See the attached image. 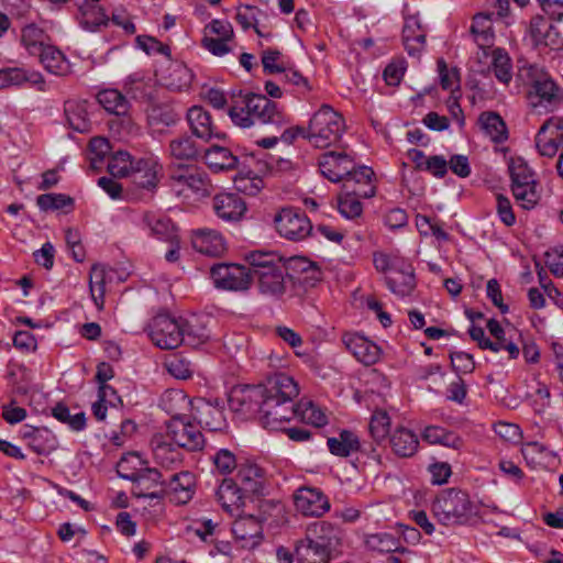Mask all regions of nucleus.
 I'll return each mask as SVG.
<instances>
[{"mask_svg":"<svg viewBox=\"0 0 563 563\" xmlns=\"http://www.w3.org/2000/svg\"><path fill=\"white\" fill-rule=\"evenodd\" d=\"M298 395L292 377L278 373L264 384L234 388L229 402L234 411L258 413L262 426L275 430L294 417V400Z\"/></svg>","mask_w":563,"mask_h":563,"instance_id":"nucleus-1","label":"nucleus"},{"mask_svg":"<svg viewBox=\"0 0 563 563\" xmlns=\"http://www.w3.org/2000/svg\"><path fill=\"white\" fill-rule=\"evenodd\" d=\"M246 261L251 266L252 283L256 280L262 295L278 299L287 292V267L282 256L273 252L254 251L246 256Z\"/></svg>","mask_w":563,"mask_h":563,"instance_id":"nucleus-2","label":"nucleus"},{"mask_svg":"<svg viewBox=\"0 0 563 563\" xmlns=\"http://www.w3.org/2000/svg\"><path fill=\"white\" fill-rule=\"evenodd\" d=\"M518 78L530 88L528 99L532 108L551 112L563 104V90L542 67L523 66L518 71Z\"/></svg>","mask_w":563,"mask_h":563,"instance_id":"nucleus-3","label":"nucleus"},{"mask_svg":"<svg viewBox=\"0 0 563 563\" xmlns=\"http://www.w3.org/2000/svg\"><path fill=\"white\" fill-rule=\"evenodd\" d=\"M229 115L241 128L258 123L279 129L286 123L285 115L277 109V104L266 96L256 93L244 96L241 106H233L229 110Z\"/></svg>","mask_w":563,"mask_h":563,"instance_id":"nucleus-4","label":"nucleus"},{"mask_svg":"<svg viewBox=\"0 0 563 563\" xmlns=\"http://www.w3.org/2000/svg\"><path fill=\"white\" fill-rule=\"evenodd\" d=\"M297 132L314 147L327 148L339 143L345 132V122L332 107L322 104L311 117L308 129L297 128Z\"/></svg>","mask_w":563,"mask_h":563,"instance_id":"nucleus-5","label":"nucleus"},{"mask_svg":"<svg viewBox=\"0 0 563 563\" xmlns=\"http://www.w3.org/2000/svg\"><path fill=\"white\" fill-rule=\"evenodd\" d=\"M432 514L443 526L465 525L475 515V506L466 492L457 488L442 490L432 503Z\"/></svg>","mask_w":563,"mask_h":563,"instance_id":"nucleus-6","label":"nucleus"},{"mask_svg":"<svg viewBox=\"0 0 563 563\" xmlns=\"http://www.w3.org/2000/svg\"><path fill=\"white\" fill-rule=\"evenodd\" d=\"M169 183L178 195L188 196L191 192L207 197L212 190L208 175L195 164L173 163L169 167Z\"/></svg>","mask_w":563,"mask_h":563,"instance_id":"nucleus-7","label":"nucleus"},{"mask_svg":"<svg viewBox=\"0 0 563 563\" xmlns=\"http://www.w3.org/2000/svg\"><path fill=\"white\" fill-rule=\"evenodd\" d=\"M509 173L515 199L523 209H532L540 199L532 170L518 159L509 164Z\"/></svg>","mask_w":563,"mask_h":563,"instance_id":"nucleus-8","label":"nucleus"},{"mask_svg":"<svg viewBox=\"0 0 563 563\" xmlns=\"http://www.w3.org/2000/svg\"><path fill=\"white\" fill-rule=\"evenodd\" d=\"M210 278L218 289L244 291L252 285L251 266L235 263H217L210 267Z\"/></svg>","mask_w":563,"mask_h":563,"instance_id":"nucleus-9","label":"nucleus"},{"mask_svg":"<svg viewBox=\"0 0 563 563\" xmlns=\"http://www.w3.org/2000/svg\"><path fill=\"white\" fill-rule=\"evenodd\" d=\"M150 338L159 349L173 350L184 342L181 332V318H172L169 314L155 316L148 324Z\"/></svg>","mask_w":563,"mask_h":563,"instance_id":"nucleus-10","label":"nucleus"},{"mask_svg":"<svg viewBox=\"0 0 563 563\" xmlns=\"http://www.w3.org/2000/svg\"><path fill=\"white\" fill-rule=\"evenodd\" d=\"M275 224L278 233L290 241H300L312 231L308 217L302 211L292 208L282 209L275 217Z\"/></svg>","mask_w":563,"mask_h":563,"instance_id":"nucleus-11","label":"nucleus"},{"mask_svg":"<svg viewBox=\"0 0 563 563\" xmlns=\"http://www.w3.org/2000/svg\"><path fill=\"white\" fill-rule=\"evenodd\" d=\"M191 416L196 422L209 431H222L227 427L223 406L218 399L195 398L190 401Z\"/></svg>","mask_w":563,"mask_h":563,"instance_id":"nucleus-12","label":"nucleus"},{"mask_svg":"<svg viewBox=\"0 0 563 563\" xmlns=\"http://www.w3.org/2000/svg\"><path fill=\"white\" fill-rule=\"evenodd\" d=\"M167 434L179 448L188 451H199L205 445V438L198 427L181 416H174L170 419L167 423Z\"/></svg>","mask_w":563,"mask_h":563,"instance_id":"nucleus-13","label":"nucleus"},{"mask_svg":"<svg viewBox=\"0 0 563 563\" xmlns=\"http://www.w3.org/2000/svg\"><path fill=\"white\" fill-rule=\"evenodd\" d=\"M124 479L132 482V495L136 498L162 499V488L165 482H162V474L157 468L142 467L137 473L123 475Z\"/></svg>","mask_w":563,"mask_h":563,"instance_id":"nucleus-14","label":"nucleus"},{"mask_svg":"<svg viewBox=\"0 0 563 563\" xmlns=\"http://www.w3.org/2000/svg\"><path fill=\"white\" fill-rule=\"evenodd\" d=\"M305 539L332 556L341 545L342 531L330 522L317 521L307 528Z\"/></svg>","mask_w":563,"mask_h":563,"instance_id":"nucleus-15","label":"nucleus"},{"mask_svg":"<svg viewBox=\"0 0 563 563\" xmlns=\"http://www.w3.org/2000/svg\"><path fill=\"white\" fill-rule=\"evenodd\" d=\"M287 267V279L290 285H300L303 288L314 287L320 280L319 268L310 261L301 256L285 260Z\"/></svg>","mask_w":563,"mask_h":563,"instance_id":"nucleus-16","label":"nucleus"},{"mask_svg":"<svg viewBox=\"0 0 563 563\" xmlns=\"http://www.w3.org/2000/svg\"><path fill=\"white\" fill-rule=\"evenodd\" d=\"M342 343L346 350L365 366L374 365L379 361L380 347L360 333H344L342 335Z\"/></svg>","mask_w":563,"mask_h":563,"instance_id":"nucleus-17","label":"nucleus"},{"mask_svg":"<svg viewBox=\"0 0 563 563\" xmlns=\"http://www.w3.org/2000/svg\"><path fill=\"white\" fill-rule=\"evenodd\" d=\"M354 167L353 158L345 152H325L319 157L321 174L332 183L342 181Z\"/></svg>","mask_w":563,"mask_h":563,"instance_id":"nucleus-18","label":"nucleus"},{"mask_svg":"<svg viewBox=\"0 0 563 563\" xmlns=\"http://www.w3.org/2000/svg\"><path fill=\"white\" fill-rule=\"evenodd\" d=\"M297 511L303 516L320 517L330 509V504L321 490L311 487H300L294 495Z\"/></svg>","mask_w":563,"mask_h":563,"instance_id":"nucleus-19","label":"nucleus"},{"mask_svg":"<svg viewBox=\"0 0 563 563\" xmlns=\"http://www.w3.org/2000/svg\"><path fill=\"white\" fill-rule=\"evenodd\" d=\"M161 172L157 158L144 157L134 161L128 177L136 187L153 190L158 185Z\"/></svg>","mask_w":563,"mask_h":563,"instance_id":"nucleus-20","label":"nucleus"},{"mask_svg":"<svg viewBox=\"0 0 563 563\" xmlns=\"http://www.w3.org/2000/svg\"><path fill=\"white\" fill-rule=\"evenodd\" d=\"M374 172L367 166L352 168L351 173L345 175L342 189L345 192L354 194L356 197L372 198L376 194V187L373 184Z\"/></svg>","mask_w":563,"mask_h":563,"instance_id":"nucleus-21","label":"nucleus"},{"mask_svg":"<svg viewBox=\"0 0 563 563\" xmlns=\"http://www.w3.org/2000/svg\"><path fill=\"white\" fill-rule=\"evenodd\" d=\"M386 284L391 292L405 297L411 294L416 287L413 268L405 260L396 261L389 275H386Z\"/></svg>","mask_w":563,"mask_h":563,"instance_id":"nucleus-22","label":"nucleus"},{"mask_svg":"<svg viewBox=\"0 0 563 563\" xmlns=\"http://www.w3.org/2000/svg\"><path fill=\"white\" fill-rule=\"evenodd\" d=\"M191 133L205 142H209L213 137H221V133L212 121L210 113L200 106H194L188 109L186 115Z\"/></svg>","mask_w":563,"mask_h":563,"instance_id":"nucleus-23","label":"nucleus"},{"mask_svg":"<svg viewBox=\"0 0 563 563\" xmlns=\"http://www.w3.org/2000/svg\"><path fill=\"white\" fill-rule=\"evenodd\" d=\"M195 476L190 472H179L172 475L168 483L162 488L163 497L169 496L177 505L188 503L194 494Z\"/></svg>","mask_w":563,"mask_h":563,"instance_id":"nucleus-24","label":"nucleus"},{"mask_svg":"<svg viewBox=\"0 0 563 563\" xmlns=\"http://www.w3.org/2000/svg\"><path fill=\"white\" fill-rule=\"evenodd\" d=\"M529 34L534 46H545L556 49L562 45L558 29L541 15H536L531 19Z\"/></svg>","mask_w":563,"mask_h":563,"instance_id":"nucleus-25","label":"nucleus"},{"mask_svg":"<svg viewBox=\"0 0 563 563\" xmlns=\"http://www.w3.org/2000/svg\"><path fill=\"white\" fill-rule=\"evenodd\" d=\"M563 128L562 117H551L539 129L536 135V147L541 156L552 158L559 151L558 136L554 135L552 129L555 131Z\"/></svg>","mask_w":563,"mask_h":563,"instance_id":"nucleus-26","label":"nucleus"},{"mask_svg":"<svg viewBox=\"0 0 563 563\" xmlns=\"http://www.w3.org/2000/svg\"><path fill=\"white\" fill-rule=\"evenodd\" d=\"M213 209L224 221H239L246 211V203L239 194L223 192L213 198Z\"/></svg>","mask_w":563,"mask_h":563,"instance_id":"nucleus-27","label":"nucleus"},{"mask_svg":"<svg viewBox=\"0 0 563 563\" xmlns=\"http://www.w3.org/2000/svg\"><path fill=\"white\" fill-rule=\"evenodd\" d=\"M202 152L199 143L188 134L178 135L168 144V153L173 163L192 164L201 157Z\"/></svg>","mask_w":563,"mask_h":563,"instance_id":"nucleus-28","label":"nucleus"},{"mask_svg":"<svg viewBox=\"0 0 563 563\" xmlns=\"http://www.w3.org/2000/svg\"><path fill=\"white\" fill-rule=\"evenodd\" d=\"M232 532L236 540L242 542L243 548L253 549L263 539V527L254 516L239 518L233 522Z\"/></svg>","mask_w":563,"mask_h":563,"instance_id":"nucleus-29","label":"nucleus"},{"mask_svg":"<svg viewBox=\"0 0 563 563\" xmlns=\"http://www.w3.org/2000/svg\"><path fill=\"white\" fill-rule=\"evenodd\" d=\"M402 42L409 55H418L426 44V31L417 15L406 18L402 27Z\"/></svg>","mask_w":563,"mask_h":563,"instance_id":"nucleus-30","label":"nucleus"},{"mask_svg":"<svg viewBox=\"0 0 563 563\" xmlns=\"http://www.w3.org/2000/svg\"><path fill=\"white\" fill-rule=\"evenodd\" d=\"M196 251L208 256H220L225 251V243L220 233L210 229L198 230L192 238Z\"/></svg>","mask_w":563,"mask_h":563,"instance_id":"nucleus-31","label":"nucleus"},{"mask_svg":"<svg viewBox=\"0 0 563 563\" xmlns=\"http://www.w3.org/2000/svg\"><path fill=\"white\" fill-rule=\"evenodd\" d=\"M143 222L151 234L158 240L166 241L169 244L176 243L178 238L176 227L169 218L153 212H146L143 216Z\"/></svg>","mask_w":563,"mask_h":563,"instance_id":"nucleus-32","label":"nucleus"},{"mask_svg":"<svg viewBox=\"0 0 563 563\" xmlns=\"http://www.w3.org/2000/svg\"><path fill=\"white\" fill-rule=\"evenodd\" d=\"M146 113L150 126L159 132L180 120L179 112L168 103H153L147 108Z\"/></svg>","mask_w":563,"mask_h":563,"instance_id":"nucleus-33","label":"nucleus"},{"mask_svg":"<svg viewBox=\"0 0 563 563\" xmlns=\"http://www.w3.org/2000/svg\"><path fill=\"white\" fill-rule=\"evenodd\" d=\"M202 157L207 166L216 173L232 170L236 168L239 163L238 157L229 148L219 145H212L203 150Z\"/></svg>","mask_w":563,"mask_h":563,"instance_id":"nucleus-34","label":"nucleus"},{"mask_svg":"<svg viewBox=\"0 0 563 563\" xmlns=\"http://www.w3.org/2000/svg\"><path fill=\"white\" fill-rule=\"evenodd\" d=\"M181 332L184 333V344L197 347L210 339V331L202 318L191 316L181 318Z\"/></svg>","mask_w":563,"mask_h":563,"instance_id":"nucleus-35","label":"nucleus"},{"mask_svg":"<svg viewBox=\"0 0 563 563\" xmlns=\"http://www.w3.org/2000/svg\"><path fill=\"white\" fill-rule=\"evenodd\" d=\"M24 82H30L37 86L40 90H44L45 80L41 73L22 68L0 69V89L11 85L19 86Z\"/></svg>","mask_w":563,"mask_h":563,"instance_id":"nucleus-36","label":"nucleus"},{"mask_svg":"<svg viewBox=\"0 0 563 563\" xmlns=\"http://www.w3.org/2000/svg\"><path fill=\"white\" fill-rule=\"evenodd\" d=\"M243 493L233 479L224 478L217 490V498L225 511L233 514L243 506Z\"/></svg>","mask_w":563,"mask_h":563,"instance_id":"nucleus-37","label":"nucleus"},{"mask_svg":"<svg viewBox=\"0 0 563 563\" xmlns=\"http://www.w3.org/2000/svg\"><path fill=\"white\" fill-rule=\"evenodd\" d=\"M35 56L38 57L40 63L51 74L56 76H67L70 73L69 62L65 55L53 45H46V47Z\"/></svg>","mask_w":563,"mask_h":563,"instance_id":"nucleus-38","label":"nucleus"},{"mask_svg":"<svg viewBox=\"0 0 563 563\" xmlns=\"http://www.w3.org/2000/svg\"><path fill=\"white\" fill-rule=\"evenodd\" d=\"M238 478L244 493L262 494L265 478L264 471L258 465L250 462L241 464Z\"/></svg>","mask_w":563,"mask_h":563,"instance_id":"nucleus-39","label":"nucleus"},{"mask_svg":"<svg viewBox=\"0 0 563 563\" xmlns=\"http://www.w3.org/2000/svg\"><path fill=\"white\" fill-rule=\"evenodd\" d=\"M394 453L400 457L412 456L419 446L418 437L407 428H397L389 439Z\"/></svg>","mask_w":563,"mask_h":563,"instance_id":"nucleus-40","label":"nucleus"},{"mask_svg":"<svg viewBox=\"0 0 563 563\" xmlns=\"http://www.w3.org/2000/svg\"><path fill=\"white\" fill-rule=\"evenodd\" d=\"M329 451L336 456L346 457L361 450V441L357 434L351 430H342L338 437L329 438Z\"/></svg>","mask_w":563,"mask_h":563,"instance_id":"nucleus-41","label":"nucleus"},{"mask_svg":"<svg viewBox=\"0 0 563 563\" xmlns=\"http://www.w3.org/2000/svg\"><path fill=\"white\" fill-rule=\"evenodd\" d=\"M163 80L168 89L183 90L190 86L192 73L185 64L172 62L164 71Z\"/></svg>","mask_w":563,"mask_h":563,"instance_id":"nucleus-42","label":"nucleus"},{"mask_svg":"<svg viewBox=\"0 0 563 563\" xmlns=\"http://www.w3.org/2000/svg\"><path fill=\"white\" fill-rule=\"evenodd\" d=\"M64 112L69 126L77 132L89 131L90 121L87 112L86 101L68 100L64 104Z\"/></svg>","mask_w":563,"mask_h":563,"instance_id":"nucleus-43","label":"nucleus"},{"mask_svg":"<svg viewBox=\"0 0 563 563\" xmlns=\"http://www.w3.org/2000/svg\"><path fill=\"white\" fill-rule=\"evenodd\" d=\"M478 123L493 142L503 143L508 139L506 123L497 112H483L478 118Z\"/></svg>","mask_w":563,"mask_h":563,"instance_id":"nucleus-44","label":"nucleus"},{"mask_svg":"<svg viewBox=\"0 0 563 563\" xmlns=\"http://www.w3.org/2000/svg\"><path fill=\"white\" fill-rule=\"evenodd\" d=\"M494 13H478L474 16L473 23L471 26V32L475 36V42L477 46L484 49V54L486 55V49L493 45L494 34L492 32V15Z\"/></svg>","mask_w":563,"mask_h":563,"instance_id":"nucleus-45","label":"nucleus"},{"mask_svg":"<svg viewBox=\"0 0 563 563\" xmlns=\"http://www.w3.org/2000/svg\"><path fill=\"white\" fill-rule=\"evenodd\" d=\"M79 11L80 25L90 32H96L102 26H107L110 21L103 9L98 4H79Z\"/></svg>","mask_w":563,"mask_h":563,"instance_id":"nucleus-46","label":"nucleus"},{"mask_svg":"<svg viewBox=\"0 0 563 563\" xmlns=\"http://www.w3.org/2000/svg\"><path fill=\"white\" fill-rule=\"evenodd\" d=\"M152 446L154 460L161 466L173 468L181 462L179 450L164 442L161 437H155L152 440Z\"/></svg>","mask_w":563,"mask_h":563,"instance_id":"nucleus-47","label":"nucleus"},{"mask_svg":"<svg viewBox=\"0 0 563 563\" xmlns=\"http://www.w3.org/2000/svg\"><path fill=\"white\" fill-rule=\"evenodd\" d=\"M295 558L297 563H329L332 559V556L314 547L307 539L297 542Z\"/></svg>","mask_w":563,"mask_h":563,"instance_id":"nucleus-48","label":"nucleus"},{"mask_svg":"<svg viewBox=\"0 0 563 563\" xmlns=\"http://www.w3.org/2000/svg\"><path fill=\"white\" fill-rule=\"evenodd\" d=\"M107 268L102 264H93L89 274V288L93 302L98 308L104 303Z\"/></svg>","mask_w":563,"mask_h":563,"instance_id":"nucleus-49","label":"nucleus"},{"mask_svg":"<svg viewBox=\"0 0 563 563\" xmlns=\"http://www.w3.org/2000/svg\"><path fill=\"white\" fill-rule=\"evenodd\" d=\"M47 34L44 30L37 27L35 24H29L23 27L21 41L30 55L40 54L46 47Z\"/></svg>","mask_w":563,"mask_h":563,"instance_id":"nucleus-50","label":"nucleus"},{"mask_svg":"<svg viewBox=\"0 0 563 563\" xmlns=\"http://www.w3.org/2000/svg\"><path fill=\"white\" fill-rule=\"evenodd\" d=\"M98 102L110 113L117 115L125 114L128 111V100L117 89H106L98 93Z\"/></svg>","mask_w":563,"mask_h":563,"instance_id":"nucleus-51","label":"nucleus"},{"mask_svg":"<svg viewBox=\"0 0 563 563\" xmlns=\"http://www.w3.org/2000/svg\"><path fill=\"white\" fill-rule=\"evenodd\" d=\"M492 68L495 77L503 84L508 85L512 79V65L508 53L503 48H495L492 52Z\"/></svg>","mask_w":563,"mask_h":563,"instance_id":"nucleus-52","label":"nucleus"},{"mask_svg":"<svg viewBox=\"0 0 563 563\" xmlns=\"http://www.w3.org/2000/svg\"><path fill=\"white\" fill-rule=\"evenodd\" d=\"M261 62L266 75L282 74L288 69L289 64L284 60L282 52L276 48L264 49L261 54Z\"/></svg>","mask_w":563,"mask_h":563,"instance_id":"nucleus-53","label":"nucleus"},{"mask_svg":"<svg viewBox=\"0 0 563 563\" xmlns=\"http://www.w3.org/2000/svg\"><path fill=\"white\" fill-rule=\"evenodd\" d=\"M487 329L490 332V334L496 339L494 343H499L497 344V346H499V351H507L509 354V358L511 360L517 358L519 356L520 351L518 345L506 338V332L497 320H488Z\"/></svg>","mask_w":563,"mask_h":563,"instance_id":"nucleus-54","label":"nucleus"},{"mask_svg":"<svg viewBox=\"0 0 563 563\" xmlns=\"http://www.w3.org/2000/svg\"><path fill=\"white\" fill-rule=\"evenodd\" d=\"M369 433L375 442L380 443L386 439L390 429V418L385 410L373 412L369 424Z\"/></svg>","mask_w":563,"mask_h":563,"instance_id":"nucleus-55","label":"nucleus"},{"mask_svg":"<svg viewBox=\"0 0 563 563\" xmlns=\"http://www.w3.org/2000/svg\"><path fill=\"white\" fill-rule=\"evenodd\" d=\"M52 415L58 421L68 424L75 431H81L86 427V417L84 412L71 415L67 406L58 402L53 409Z\"/></svg>","mask_w":563,"mask_h":563,"instance_id":"nucleus-56","label":"nucleus"},{"mask_svg":"<svg viewBox=\"0 0 563 563\" xmlns=\"http://www.w3.org/2000/svg\"><path fill=\"white\" fill-rule=\"evenodd\" d=\"M294 416H296V413L299 412L301 419L305 422L310 423L314 427H323L328 423V418L325 413L321 410L320 407L314 405L312 401L302 402L298 405V408L294 407Z\"/></svg>","mask_w":563,"mask_h":563,"instance_id":"nucleus-57","label":"nucleus"},{"mask_svg":"<svg viewBox=\"0 0 563 563\" xmlns=\"http://www.w3.org/2000/svg\"><path fill=\"white\" fill-rule=\"evenodd\" d=\"M368 547L380 553H394V552H405L406 549L401 548L399 541L388 533H377L373 534L367 539Z\"/></svg>","mask_w":563,"mask_h":563,"instance_id":"nucleus-58","label":"nucleus"},{"mask_svg":"<svg viewBox=\"0 0 563 563\" xmlns=\"http://www.w3.org/2000/svg\"><path fill=\"white\" fill-rule=\"evenodd\" d=\"M134 161L130 153L118 151L108 163V172L113 177H128Z\"/></svg>","mask_w":563,"mask_h":563,"instance_id":"nucleus-59","label":"nucleus"},{"mask_svg":"<svg viewBox=\"0 0 563 563\" xmlns=\"http://www.w3.org/2000/svg\"><path fill=\"white\" fill-rule=\"evenodd\" d=\"M38 208L43 211L73 208L74 199L64 194H43L36 199Z\"/></svg>","mask_w":563,"mask_h":563,"instance_id":"nucleus-60","label":"nucleus"},{"mask_svg":"<svg viewBox=\"0 0 563 563\" xmlns=\"http://www.w3.org/2000/svg\"><path fill=\"white\" fill-rule=\"evenodd\" d=\"M362 197H356L354 194L345 192L339 197V211L347 218L354 219L362 214L363 206L360 201Z\"/></svg>","mask_w":563,"mask_h":563,"instance_id":"nucleus-61","label":"nucleus"},{"mask_svg":"<svg viewBox=\"0 0 563 563\" xmlns=\"http://www.w3.org/2000/svg\"><path fill=\"white\" fill-rule=\"evenodd\" d=\"M114 375L113 368L110 364L102 362L97 366L96 380L99 384L98 396L104 398L108 391H111L115 396V389L107 382L110 380Z\"/></svg>","mask_w":563,"mask_h":563,"instance_id":"nucleus-62","label":"nucleus"},{"mask_svg":"<svg viewBox=\"0 0 563 563\" xmlns=\"http://www.w3.org/2000/svg\"><path fill=\"white\" fill-rule=\"evenodd\" d=\"M453 369L459 374H468L475 369V362L471 354L453 351L450 353Z\"/></svg>","mask_w":563,"mask_h":563,"instance_id":"nucleus-63","label":"nucleus"},{"mask_svg":"<svg viewBox=\"0 0 563 563\" xmlns=\"http://www.w3.org/2000/svg\"><path fill=\"white\" fill-rule=\"evenodd\" d=\"M216 468L221 474H229L236 468V457L233 452L228 449L219 450L212 457Z\"/></svg>","mask_w":563,"mask_h":563,"instance_id":"nucleus-64","label":"nucleus"}]
</instances>
